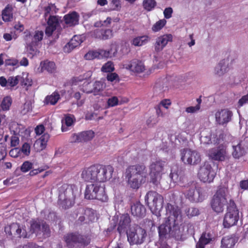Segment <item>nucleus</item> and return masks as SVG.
<instances>
[{"label": "nucleus", "mask_w": 248, "mask_h": 248, "mask_svg": "<svg viewBox=\"0 0 248 248\" xmlns=\"http://www.w3.org/2000/svg\"><path fill=\"white\" fill-rule=\"evenodd\" d=\"M148 173L146 166L142 164L129 166L125 171L128 186L132 189H138L145 182Z\"/></svg>", "instance_id": "1"}, {"label": "nucleus", "mask_w": 248, "mask_h": 248, "mask_svg": "<svg viewBox=\"0 0 248 248\" xmlns=\"http://www.w3.org/2000/svg\"><path fill=\"white\" fill-rule=\"evenodd\" d=\"M78 192V188L74 185H63L59 189V201L65 208L71 206Z\"/></svg>", "instance_id": "2"}, {"label": "nucleus", "mask_w": 248, "mask_h": 248, "mask_svg": "<svg viewBox=\"0 0 248 248\" xmlns=\"http://www.w3.org/2000/svg\"><path fill=\"white\" fill-rule=\"evenodd\" d=\"M231 200L228 189L225 186H221L214 196L211 202L212 209L217 213L223 212L228 201Z\"/></svg>", "instance_id": "3"}, {"label": "nucleus", "mask_w": 248, "mask_h": 248, "mask_svg": "<svg viewBox=\"0 0 248 248\" xmlns=\"http://www.w3.org/2000/svg\"><path fill=\"white\" fill-rule=\"evenodd\" d=\"M85 198L87 199H97L102 202L107 201L108 197L105 191L103 184L95 183L87 185L85 193Z\"/></svg>", "instance_id": "4"}, {"label": "nucleus", "mask_w": 248, "mask_h": 248, "mask_svg": "<svg viewBox=\"0 0 248 248\" xmlns=\"http://www.w3.org/2000/svg\"><path fill=\"white\" fill-rule=\"evenodd\" d=\"M145 201L152 213L159 216L163 206V197L156 192L151 191L146 194Z\"/></svg>", "instance_id": "5"}, {"label": "nucleus", "mask_w": 248, "mask_h": 248, "mask_svg": "<svg viewBox=\"0 0 248 248\" xmlns=\"http://www.w3.org/2000/svg\"><path fill=\"white\" fill-rule=\"evenodd\" d=\"M239 218V211L233 201L230 200L227 211L223 220V225L225 228H230L237 222Z\"/></svg>", "instance_id": "6"}, {"label": "nucleus", "mask_w": 248, "mask_h": 248, "mask_svg": "<svg viewBox=\"0 0 248 248\" xmlns=\"http://www.w3.org/2000/svg\"><path fill=\"white\" fill-rule=\"evenodd\" d=\"M165 162L161 160L152 161L149 166V176L151 181L155 185H157L162 177Z\"/></svg>", "instance_id": "7"}, {"label": "nucleus", "mask_w": 248, "mask_h": 248, "mask_svg": "<svg viewBox=\"0 0 248 248\" xmlns=\"http://www.w3.org/2000/svg\"><path fill=\"white\" fill-rule=\"evenodd\" d=\"M127 240L130 245H139L142 244L147 235L146 231L140 227L130 228L126 232Z\"/></svg>", "instance_id": "8"}, {"label": "nucleus", "mask_w": 248, "mask_h": 248, "mask_svg": "<svg viewBox=\"0 0 248 248\" xmlns=\"http://www.w3.org/2000/svg\"><path fill=\"white\" fill-rule=\"evenodd\" d=\"M181 159L184 164L190 165H196L201 160L200 154L190 149H184L181 151Z\"/></svg>", "instance_id": "9"}, {"label": "nucleus", "mask_w": 248, "mask_h": 248, "mask_svg": "<svg viewBox=\"0 0 248 248\" xmlns=\"http://www.w3.org/2000/svg\"><path fill=\"white\" fill-rule=\"evenodd\" d=\"M30 232L36 235H42L44 237L49 236L50 231L48 226L42 220H33L31 224Z\"/></svg>", "instance_id": "10"}, {"label": "nucleus", "mask_w": 248, "mask_h": 248, "mask_svg": "<svg viewBox=\"0 0 248 248\" xmlns=\"http://www.w3.org/2000/svg\"><path fill=\"white\" fill-rule=\"evenodd\" d=\"M216 172L208 162H204L201 165L198 172V177L200 180L204 183L213 182Z\"/></svg>", "instance_id": "11"}, {"label": "nucleus", "mask_w": 248, "mask_h": 248, "mask_svg": "<svg viewBox=\"0 0 248 248\" xmlns=\"http://www.w3.org/2000/svg\"><path fill=\"white\" fill-rule=\"evenodd\" d=\"M97 169L96 183H103L109 180L112 177L113 168L110 165L103 166L96 165Z\"/></svg>", "instance_id": "12"}, {"label": "nucleus", "mask_w": 248, "mask_h": 248, "mask_svg": "<svg viewBox=\"0 0 248 248\" xmlns=\"http://www.w3.org/2000/svg\"><path fill=\"white\" fill-rule=\"evenodd\" d=\"M208 155L210 158L217 161H224L228 157L226 147L223 145L209 150Z\"/></svg>", "instance_id": "13"}, {"label": "nucleus", "mask_w": 248, "mask_h": 248, "mask_svg": "<svg viewBox=\"0 0 248 248\" xmlns=\"http://www.w3.org/2000/svg\"><path fill=\"white\" fill-rule=\"evenodd\" d=\"M5 232L9 236L14 235L19 237L26 238L30 236L23 226L17 223H13L5 227Z\"/></svg>", "instance_id": "14"}, {"label": "nucleus", "mask_w": 248, "mask_h": 248, "mask_svg": "<svg viewBox=\"0 0 248 248\" xmlns=\"http://www.w3.org/2000/svg\"><path fill=\"white\" fill-rule=\"evenodd\" d=\"M216 134H219L218 137H215V135H212L208 129L202 131L200 138L201 142L203 144H208L212 142L215 144L219 143L220 139H223V135L219 131L217 132Z\"/></svg>", "instance_id": "15"}, {"label": "nucleus", "mask_w": 248, "mask_h": 248, "mask_svg": "<svg viewBox=\"0 0 248 248\" xmlns=\"http://www.w3.org/2000/svg\"><path fill=\"white\" fill-rule=\"evenodd\" d=\"M24 40L26 43L37 45L41 41L44 36V32L41 31H36L31 33L30 31L26 30L24 32Z\"/></svg>", "instance_id": "16"}, {"label": "nucleus", "mask_w": 248, "mask_h": 248, "mask_svg": "<svg viewBox=\"0 0 248 248\" xmlns=\"http://www.w3.org/2000/svg\"><path fill=\"white\" fill-rule=\"evenodd\" d=\"M173 40L171 34H164L157 37L154 44L155 50L157 52L161 51L169 42Z\"/></svg>", "instance_id": "17"}, {"label": "nucleus", "mask_w": 248, "mask_h": 248, "mask_svg": "<svg viewBox=\"0 0 248 248\" xmlns=\"http://www.w3.org/2000/svg\"><path fill=\"white\" fill-rule=\"evenodd\" d=\"M97 171L96 165L91 166L82 170L81 177L85 181L96 183Z\"/></svg>", "instance_id": "18"}, {"label": "nucleus", "mask_w": 248, "mask_h": 248, "mask_svg": "<svg viewBox=\"0 0 248 248\" xmlns=\"http://www.w3.org/2000/svg\"><path fill=\"white\" fill-rule=\"evenodd\" d=\"M124 67L134 73H140L145 70V66L142 62L138 60H133L124 65Z\"/></svg>", "instance_id": "19"}, {"label": "nucleus", "mask_w": 248, "mask_h": 248, "mask_svg": "<svg viewBox=\"0 0 248 248\" xmlns=\"http://www.w3.org/2000/svg\"><path fill=\"white\" fill-rule=\"evenodd\" d=\"M232 115V113L230 110L221 109L215 113L216 121L219 124H224L231 121Z\"/></svg>", "instance_id": "20"}, {"label": "nucleus", "mask_w": 248, "mask_h": 248, "mask_svg": "<svg viewBox=\"0 0 248 248\" xmlns=\"http://www.w3.org/2000/svg\"><path fill=\"white\" fill-rule=\"evenodd\" d=\"M229 60L227 59L220 61L214 68V74L219 77L224 75L229 70Z\"/></svg>", "instance_id": "21"}, {"label": "nucleus", "mask_w": 248, "mask_h": 248, "mask_svg": "<svg viewBox=\"0 0 248 248\" xmlns=\"http://www.w3.org/2000/svg\"><path fill=\"white\" fill-rule=\"evenodd\" d=\"M242 142L238 139L234 138L232 141V155L235 158H239L245 153V148L242 146Z\"/></svg>", "instance_id": "22"}, {"label": "nucleus", "mask_w": 248, "mask_h": 248, "mask_svg": "<svg viewBox=\"0 0 248 248\" xmlns=\"http://www.w3.org/2000/svg\"><path fill=\"white\" fill-rule=\"evenodd\" d=\"M20 79L21 77L20 76L10 77L8 79H6L3 77H0V85L8 89L11 88L16 86Z\"/></svg>", "instance_id": "23"}, {"label": "nucleus", "mask_w": 248, "mask_h": 248, "mask_svg": "<svg viewBox=\"0 0 248 248\" xmlns=\"http://www.w3.org/2000/svg\"><path fill=\"white\" fill-rule=\"evenodd\" d=\"M130 218L128 214H124L120 216L118 224L117 230L120 233L125 232L129 226Z\"/></svg>", "instance_id": "24"}, {"label": "nucleus", "mask_w": 248, "mask_h": 248, "mask_svg": "<svg viewBox=\"0 0 248 248\" xmlns=\"http://www.w3.org/2000/svg\"><path fill=\"white\" fill-rule=\"evenodd\" d=\"M131 212L134 216L142 217L145 215L146 209L140 202H136L131 204Z\"/></svg>", "instance_id": "25"}, {"label": "nucleus", "mask_w": 248, "mask_h": 248, "mask_svg": "<svg viewBox=\"0 0 248 248\" xmlns=\"http://www.w3.org/2000/svg\"><path fill=\"white\" fill-rule=\"evenodd\" d=\"M49 139V135L47 133H44L36 140L34 144V148L37 151L44 150L46 146Z\"/></svg>", "instance_id": "26"}, {"label": "nucleus", "mask_w": 248, "mask_h": 248, "mask_svg": "<svg viewBox=\"0 0 248 248\" xmlns=\"http://www.w3.org/2000/svg\"><path fill=\"white\" fill-rule=\"evenodd\" d=\"M93 35L97 38L106 40L111 38L113 36V33L110 29H96L93 31Z\"/></svg>", "instance_id": "27"}, {"label": "nucleus", "mask_w": 248, "mask_h": 248, "mask_svg": "<svg viewBox=\"0 0 248 248\" xmlns=\"http://www.w3.org/2000/svg\"><path fill=\"white\" fill-rule=\"evenodd\" d=\"M79 16L78 14L73 12L64 16V19L65 23L68 26H73L78 24Z\"/></svg>", "instance_id": "28"}, {"label": "nucleus", "mask_w": 248, "mask_h": 248, "mask_svg": "<svg viewBox=\"0 0 248 248\" xmlns=\"http://www.w3.org/2000/svg\"><path fill=\"white\" fill-rule=\"evenodd\" d=\"M238 239L234 236H226L224 237L221 240V247L222 248H232Z\"/></svg>", "instance_id": "29"}, {"label": "nucleus", "mask_w": 248, "mask_h": 248, "mask_svg": "<svg viewBox=\"0 0 248 248\" xmlns=\"http://www.w3.org/2000/svg\"><path fill=\"white\" fill-rule=\"evenodd\" d=\"M75 118L73 115H67L62 120V131L66 132L69 127L72 126L74 123Z\"/></svg>", "instance_id": "30"}, {"label": "nucleus", "mask_w": 248, "mask_h": 248, "mask_svg": "<svg viewBox=\"0 0 248 248\" xmlns=\"http://www.w3.org/2000/svg\"><path fill=\"white\" fill-rule=\"evenodd\" d=\"M118 50V46L115 43L111 44L110 48L108 50L101 49V53L104 58H112L116 56Z\"/></svg>", "instance_id": "31"}, {"label": "nucleus", "mask_w": 248, "mask_h": 248, "mask_svg": "<svg viewBox=\"0 0 248 248\" xmlns=\"http://www.w3.org/2000/svg\"><path fill=\"white\" fill-rule=\"evenodd\" d=\"M189 200L192 202H200L204 199V195L201 188H197L193 194L189 193Z\"/></svg>", "instance_id": "32"}, {"label": "nucleus", "mask_w": 248, "mask_h": 248, "mask_svg": "<svg viewBox=\"0 0 248 248\" xmlns=\"http://www.w3.org/2000/svg\"><path fill=\"white\" fill-rule=\"evenodd\" d=\"M212 241L211 236L209 233H204L201 236L196 248H204V246L209 244Z\"/></svg>", "instance_id": "33"}, {"label": "nucleus", "mask_w": 248, "mask_h": 248, "mask_svg": "<svg viewBox=\"0 0 248 248\" xmlns=\"http://www.w3.org/2000/svg\"><path fill=\"white\" fill-rule=\"evenodd\" d=\"M150 40L148 35H143L137 37L132 40V44L135 46H140L147 44Z\"/></svg>", "instance_id": "34"}, {"label": "nucleus", "mask_w": 248, "mask_h": 248, "mask_svg": "<svg viewBox=\"0 0 248 248\" xmlns=\"http://www.w3.org/2000/svg\"><path fill=\"white\" fill-rule=\"evenodd\" d=\"M41 71L46 70L49 73H53L56 70V65L54 62L45 61L40 63Z\"/></svg>", "instance_id": "35"}, {"label": "nucleus", "mask_w": 248, "mask_h": 248, "mask_svg": "<svg viewBox=\"0 0 248 248\" xmlns=\"http://www.w3.org/2000/svg\"><path fill=\"white\" fill-rule=\"evenodd\" d=\"M106 84L102 81H97L93 84V94L94 95L100 94L106 88Z\"/></svg>", "instance_id": "36"}, {"label": "nucleus", "mask_w": 248, "mask_h": 248, "mask_svg": "<svg viewBox=\"0 0 248 248\" xmlns=\"http://www.w3.org/2000/svg\"><path fill=\"white\" fill-rule=\"evenodd\" d=\"M171 222L166 221L165 224H161L158 228V232L160 236H165L170 233Z\"/></svg>", "instance_id": "37"}, {"label": "nucleus", "mask_w": 248, "mask_h": 248, "mask_svg": "<svg viewBox=\"0 0 248 248\" xmlns=\"http://www.w3.org/2000/svg\"><path fill=\"white\" fill-rule=\"evenodd\" d=\"M170 177L174 182H177L181 180V171L177 166L172 168L170 174Z\"/></svg>", "instance_id": "38"}, {"label": "nucleus", "mask_w": 248, "mask_h": 248, "mask_svg": "<svg viewBox=\"0 0 248 248\" xmlns=\"http://www.w3.org/2000/svg\"><path fill=\"white\" fill-rule=\"evenodd\" d=\"M101 52V49L98 51H89L85 55L84 58L88 60H93L95 58L102 59L103 57Z\"/></svg>", "instance_id": "39"}, {"label": "nucleus", "mask_w": 248, "mask_h": 248, "mask_svg": "<svg viewBox=\"0 0 248 248\" xmlns=\"http://www.w3.org/2000/svg\"><path fill=\"white\" fill-rule=\"evenodd\" d=\"M122 103L119 100L118 97L115 96H112L109 97L106 103V108H109L114 107L118 105H121Z\"/></svg>", "instance_id": "40"}, {"label": "nucleus", "mask_w": 248, "mask_h": 248, "mask_svg": "<svg viewBox=\"0 0 248 248\" xmlns=\"http://www.w3.org/2000/svg\"><path fill=\"white\" fill-rule=\"evenodd\" d=\"M60 94L56 92H54L50 95L47 96L45 99L46 104L50 105H55L60 99Z\"/></svg>", "instance_id": "41"}, {"label": "nucleus", "mask_w": 248, "mask_h": 248, "mask_svg": "<svg viewBox=\"0 0 248 248\" xmlns=\"http://www.w3.org/2000/svg\"><path fill=\"white\" fill-rule=\"evenodd\" d=\"M166 23L167 20L165 19H160L153 25L152 31L154 32H158L163 28Z\"/></svg>", "instance_id": "42"}, {"label": "nucleus", "mask_w": 248, "mask_h": 248, "mask_svg": "<svg viewBox=\"0 0 248 248\" xmlns=\"http://www.w3.org/2000/svg\"><path fill=\"white\" fill-rule=\"evenodd\" d=\"M26 48L28 53L29 55H31V57H33L35 56H37L39 54V51L35 47L36 44L26 43Z\"/></svg>", "instance_id": "43"}, {"label": "nucleus", "mask_w": 248, "mask_h": 248, "mask_svg": "<svg viewBox=\"0 0 248 248\" xmlns=\"http://www.w3.org/2000/svg\"><path fill=\"white\" fill-rule=\"evenodd\" d=\"M65 240L68 245H70L72 243L80 242L79 236L73 233L68 234L66 235Z\"/></svg>", "instance_id": "44"}, {"label": "nucleus", "mask_w": 248, "mask_h": 248, "mask_svg": "<svg viewBox=\"0 0 248 248\" xmlns=\"http://www.w3.org/2000/svg\"><path fill=\"white\" fill-rule=\"evenodd\" d=\"M155 0H144L142 5L144 9L148 11H152L156 6Z\"/></svg>", "instance_id": "45"}, {"label": "nucleus", "mask_w": 248, "mask_h": 248, "mask_svg": "<svg viewBox=\"0 0 248 248\" xmlns=\"http://www.w3.org/2000/svg\"><path fill=\"white\" fill-rule=\"evenodd\" d=\"M2 17L4 21H9L13 17L12 8L10 7H6L2 11Z\"/></svg>", "instance_id": "46"}, {"label": "nucleus", "mask_w": 248, "mask_h": 248, "mask_svg": "<svg viewBox=\"0 0 248 248\" xmlns=\"http://www.w3.org/2000/svg\"><path fill=\"white\" fill-rule=\"evenodd\" d=\"M58 9L53 4H49L45 9V16L46 17L47 16H52L53 14L57 13Z\"/></svg>", "instance_id": "47"}, {"label": "nucleus", "mask_w": 248, "mask_h": 248, "mask_svg": "<svg viewBox=\"0 0 248 248\" xmlns=\"http://www.w3.org/2000/svg\"><path fill=\"white\" fill-rule=\"evenodd\" d=\"M12 104V99L9 96H6L3 98L0 107L3 110H7L9 109Z\"/></svg>", "instance_id": "48"}, {"label": "nucleus", "mask_w": 248, "mask_h": 248, "mask_svg": "<svg viewBox=\"0 0 248 248\" xmlns=\"http://www.w3.org/2000/svg\"><path fill=\"white\" fill-rule=\"evenodd\" d=\"M81 135L82 142L90 140L94 137V133L92 130L82 132Z\"/></svg>", "instance_id": "49"}, {"label": "nucleus", "mask_w": 248, "mask_h": 248, "mask_svg": "<svg viewBox=\"0 0 248 248\" xmlns=\"http://www.w3.org/2000/svg\"><path fill=\"white\" fill-rule=\"evenodd\" d=\"M180 210L179 209L177 208H173L172 211L170 212V215L168 218L169 222H174L175 221V218H177L180 215Z\"/></svg>", "instance_id": "50"}, {"label": "nucleus", "mask_w": 248, "mask_h": 248, "mask_svg": "<svg viewBox=\"0 0 248 248\" xmlns=\"http://www.w3.org/2000/svg\"><path fill=\"white\" fill-rule=\"evenodd\" d=\"M80 90L86 93H93V84H91L86 81L82 86H80Z\"/></svg>", "instance_id": "51"}, {"label": "nucleus", "mask_w": 248, "mask_h": 248, "mask_svg": "<svg viewBox=\"0 0 248 248\" xmlns=\"http://www.w3.org/2000/svg\"><path fill=\"white\" fill-rule=\"evenodd\" d=\"M198 104L195 106H190L186 108V111L188 113H194L197 112L201 108V99H197Z\"/></svg>", "instance_id": "52"}, {"label": "nucleus", "mask_w": 248, "mask_h": 248, "mask_svg": "<svg viewBox=\"0 0 248 248\" xmlns=\"http://www.w3.org/2000/svg\"><path fill=\"white\" fill-rule=\"evenodd\" d=\"M82 42L83 40L82 37L78 35H75L69 41L72 46V47L74 48L79 46Z\"/></svg>", "instance_id": "53"}, {"label": "nucleus", "mask_w": 248, "mask_h": 248, "mask_svg": "<svg viewBox=\"0 0 248 248\" xmlns=\"http://www.w3.org/2000/svg\"><path fill=\"white\" fill-rule=\"evenodd\" d=\"M154 91L156 93H161L168 89V87L163 83H157L154 86Z\"/></svg>", "instance_id": "54"}, {"label": "nucleus", "mask_w": 248, "mask_h": 248, "mask_svg": "<svg viewBox=\"0 0 248 248\" xmlns=\"http://www.w3.org/2000/svg\"><path fill=\"white\" fill-rule=\"evenodd\" d=\"M114 70V65L111 62H108L101 68V71L103 72H111Z\"/></svg>", "instance_id": "55"}, {"label": "nucleus", "mask_w": 248, "mask_h": 248, "mask_svg": "<svg viewBox=\"0 0 248 248\" xmlns=\"http://www.w3.org/2000/svg\"><path fill=\"white\" fill-rule=\"evenodd\" d=\"M185 213L190 217L198 215L199 214V210L197 208L194 207H189L186 209Z\"/></svg>", "instance_id": "56"}, {"label": "nucleus", "mask_w": 248, "mask_h": 248, "mask_svg": "<svg viewBox=\"0 0 248 248\" xmlns=\"http://www.w3.org/2000/svg\"><path fill=\"white\" fill-rule=\"evenodd\" d=\"M92 76V72L88 71L86 74V75H84L83 77H79L74 78L73 79V84L77 85L79 82L82 81L84 79H87L90 78Z\"/></svg>", "instance_id": "57"}, {"label": "nucleus", "mask_w": 248, "mask_h": 248, "mask_svg": "<svg viewBox=\"0 0 248 248\" xmlns=\"http://www.w3.org/2000/svg\"><path fill=\"white\" fill-rule=\"evenodd\" d=\"M21 78H22V83L25 86H30L31 85L32 79L28 74H24Z\"/></svg>", "instance_id": "58"}, {"label": "nucleus", "mask_w": 248, "mask_h": 248, "mask_svg": "<svg viewBox=\"0 0 248 248\" xmlns=\"http://www.w3.org/2000/svg\"><path fill=\"white\" fill-rule=\"evenodd\" d=\"M69 140L70 142L72 143L82 142L81 132L78 134H73Z\"/></svg>", "instance_id": "59"}, {"label": "nucleus", "mask_w": 248, "mask_h": 248, "mask_svg": "<svg viewBox=\"0 0 248 248\" xmlns=\"http://www.w3.org/2000/svg\"><path fill=\"white\" fill-rule=\"evenodd\" d=\"M111 18L110 17H107V19L103 21H100V22H96L94 24V26L95 27H101V26H104V27H107L108 25H109L111 22Z\"/></svg>", "instance_id": "60"}, {"label": "nucleus", "mask_w": 248, "mask_h": 248, "mask_svg": "<svg viewBox=\"0 0 248 248\" xmlns=\"http://www.w3.org/2000/svg\"><path fill=\"white\" fill-rule=\"evenodd\" d=\"M58 20L56 16H50L47 21V25L54 26L56 28L58 22Z\"/></svg>", "instance_id": "61"}, {"label": "nucleus", "mask_w": 248, "mask_h": 248, "mask_svg": "<svg viewBox=\"0 0 248 248\" xmlns=\"http://www.w3.org/2000/svg\"><path fill=\"white\" fill-rule=\"evenodd\" d=\"M31 151V146L29 143H24L21 149H20V151L22 152L25 155H28L30 153Z\"/></svg>", "instance_id": "62"}, {"label": "nucleus", "mask_w": 248, "mask_h": 248, "mask_svg": "<svg viewBox=\"0 0 248 248\" xmlns=\"http://www.w3.org/2000/svg\"><path fill=\"white\" fill-rule=\"evenodd\" d=\"M32 168V163L29 161H25L23 163L21 167L22 171L26 172L29 171Z\"/></svg>", "instance_id": "63"}, {"label": "nucleus", "mask_w": 248, "mask_h": 248, "mask_svg": "<svg viewBox=\"0 0 248 248\" xmlns=\"http://www.w3.org/2000/svg\"><path fill=\"white\" fill-rule=\"evenodd\" d=\"M20 153V149L18 148H15L11 149L9 152V155L11 157H17Z\"/></svg>", "instance_id": "64"}]
</instances>
